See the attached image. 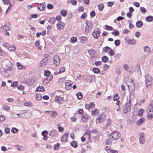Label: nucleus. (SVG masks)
Segmentation results:
<instances>
[{"mask_svg":"<svg viewBox=\"0 0 153 153\" xmlns=\"http://www.w3.org/2000/svg\"><path fill=\"white\" fill-rule=\"evenodd\" d=\"M44 74L45 76H48L51 74V72L49 71L45 70L44 72Z\"/></svg>","mask_w":153,"mask_h":153,"instance_id":"5fc2aeb1","label":"nucleus"},{"mask_svg":"<svg viewBox=\"0 0 153 153\" xmlns=\"http://www.w3.org/2000/svg\"><path fill=\"white\" fill-rule=\"evenodd\" d=\"M3 45L10 51H14L16 50V47L15 46L12 47L7 43H5L3 44Z\"/></svg>","mask_w":153,"mask_h":153,"instance_id":"1a4fd4ad","label":"nucleus"},{"mask_svg":"<svg viewBox=\"0 0 153 153\" xmlns=\"http://www.w3.org/2000/svg\"><path fill=\"white\" fill-rule=\"evenodd\" d=\"M110 49V50L108 52V54L110 56H112L115 53L112 49L111 48Z\"/></svg>","mask_w":153,"mask_h":153,"instance_id":"a18cd8bd","label":"nucleus"},{"mask_svg":"<svg viewBox=\"0 0 153 153\" xmlns=\"http://www.w3.org/2000/svg\"><path fill=\"white\" fill-rule=\"evenodd\" d=\"M134 95L132 93L130 94L129 99L124 106L123 108V111L124 113L126 114L128 112H129L131 110V102L134 100Z\"/></svg>","mask_w":153,"mask_h":153,"instance_id":"f03ea898","label":"nucleus"},{"mask_svg":"<svg viewBox=\"0 0 153 153\" xmlns=\"http://www.w3.org/2000/svg\"><path fill=\"white\" fill-rule=\"evenodd\" d=\"M88 38L86 37L82 36L80 38V40L81 42H87Z\"/></svg>","mask_w":153,"mask_h":153,"instance_id":"7c9ffc66","label":"nucleus"},{"mask_svg":"<svg viewBox=\"0 0 153 153\" xmlns=\"http://www.w3.org/2000/svg\"><path fill=\"white\" fill-rule=\"evenodd\" d=\"M46 5L45 3H41L39 5L38 8L40 10H44Z\"/></svg>","mask_w":153,"mask_h":153,"instance_id":"f3484780","label":"nucleus"},{"mask_svg":"<svg viewBox=\"0 0 153 153\" xmlns=\"http://www.w3.org/2000/svg\"><path fill=\"white\" fill-rule=\"evenodd\" d=\"M59 147V144L58 143H57L56 144L54 145V149L55 150H56L58 149Z\"/></svg>","mask_w":153,"mask_h":153,"instance_id":"774afa93","label":"nucleus"},{"mask_svg":"<svg viewBox=\"0 0 153 153\" xmlns=\"http://www.w3.org/2000/svg\"><path fill=\"white\" fill-rule=\"evenodd\" d=\"M129 89L131 91H134L135 89V87L134 84L133 83H131L128 85Z\"/></svg>","mask_w":153,"mask_h":153,"instance_id":"a211bd4d","label":"nucleus"},{"mask_svg":"<svg viewBox=\"0 0 153 153\" xmlns=\"http://www.w3.org/2000/svg\"><path fill=\"white\" fill-rule=\"evenodd\" d=\"M111 49V48L108 46H106L104 47L103 49V52L105 53H107L108 52L109 49Z\"/></svg>","mask_w":153,"mask_h":153,"instance_id":"de8ad7c7","label":"nucleus"},{"mask_svg":"<svg viewBox=\"0 0 153 153\" xmlns=\"http://www.w3.org/2000/svg\"><path fill=\"white\" fill-rule=\"evenodd\" d=\"M88 52L91 55H95L96 53V51L90 49L88 51Z\"/></svg>","mask_w":153,"mask_h":153,"instance_id":"f704fd0d","label":"nucleus"},{"mask_svg":"<svg viewBox=\"0 0 153 153\" xmlns=\"http://www.w3.org/2000/svg\"><path fill=\"white\" fill-rule=\"evenodd\" d=\"M2 108L4 110L7 111H9L10 109V107L6 105H3Z\"/></svg>","mask_w":153,"mask_h":153,"instance_id":"bb28decb","label":"nucleus"},{"mask_svg":"<svg viewBox=\"0 0 153 153\" xmlns=\"http://www.w3.org/2000/svg\"><path fill=\"white\" fill-rule=\"evenodd\" d=\"M112 34L115 36L119 35V32L116 30H115L112 32Z\"/></svg>","mask_w":153,"mask_h":153,"instance_id":"e433bc0d","label":"nucleus"},{"mask_svg":"<svg viewBox=\"0 0 153 153\" xmlns=\"http://www.w3.org/2000/svg\"><path fill=\"white\" fill-rule=\"evenodd\" d=\"M17 67L18 68L19 70H22L23 68V67L22 65L19 62H17Z\"/></svg>","mask_w":153,"mask_h":153,"instance_id":"49530a36","label":"nucleus"},{"mask_svg":"<svg viewBox=\"0 0 153 153\" xmlns=\"http://www.w3.org/2000/svg\"><path fill=\"white\" fill-rule=\"evenodd\" d=\"M76 95L78 99L81 100L83 96L81 92H77L76 94Z\"/></svg>","mask_w":153,"mask_h":153,"instance_id":"c85d7f7f","label":"nucleus"},{"mask_svg":"<svg viewBox=\"0 0 153 153\" xmlns=\"http://www.w3.org/2000/svg\"><path fill=\"white\" fill-rule=\"evenodd\" d=\"M105 119V115L103 114H101L99 115L98 118L96 120V123H98L102 122L104 121Z\"/></svg>","mask_w":153,"mask_h":153,"instance_id":"423d86ee","label":"nucleus"},{"mask_svg":"<svg viewBox=\"0 0 153 153\" xmlns=\"http://www.w3.org/2000/svg\"><path fill=\"white\" fill-rule=\"evenodd\" d=\"M68 134L67 133H65L62 136L61 139V140L62 141L64 142H65L67 141L68 137Z\"/></svg>","mask_w":153,"mask_h":153,"instance_id":"2eb2a0df","label":"nucleus"},{"mask_svg":"<svg viewBox=\"0 0 153 153\" xmlns=\"http://www.w3.org/2000/svg\"><path fill=\"white\" fill-rule=\"evenodd\" d=\"M35 45L37 46L39 49H41V48L39 46V42L38 41H37L35 42Z\"/></svg>","mask_w":153,"mask_h":153,"instance_id":"0e129e2a","label":"nucleus"},{"mask_svg":"<svg viewBox=\"0 0 153 153\" xmlns=\"http://www.w3.org/2000/svg\"><path fill=\"white\" fill-rule=\"evenodd\" d=\"M125 81L126 82L127 86L131 83H133V81L131 78L130 77H126L125 78Z\"/></svg>","mask_w":153,"mask_h":153,"instance_id":"ddd939ff","label":"nucleus"},{"mask_svg":"<svg viewBox=\"0 0 153 153\" xmlns=\"http://www.w3.org/2000/svg\"><path fill=\"white\" fill-rule=\"evenodd\" d=\"M146 86L152 85L153 79L150 75H147L146 76Z\"/></svg>","mask_w":153,"mask_h":153,"instance_id":"7ed1b4c3","label":"nucleus"},{"mask_svg":"<svg viewBox=\"0 0 153 153\" xmlns=\"http://www.w3.org/2000/svg\"><path fill=\"white\" fill-rule=\"evenodd\" d=\"M105 150L108 153H111V150L109 146H106Z\"/></svg>","mask_w":153,"mask_h":153,"instance_id":"bf43d9fd","label":"nucleus"},{"mask_svg":"<svg viewBox=\"0 0 153 153\" xmlns=\"http://www.w3.org/2000/svg\"><path fill=\"white\" fill-rule=\"evenodd\" d=\"M81 120L83 122H87L88 120V115H85L82 116Z\"/></svg>","mask_w":153,"mask_h":153,"instance_id":"aec40b11","label":"nucleus"},{"mask_svg":"<svg viewBox=\"0 0 153 153\" xmlns=\"http://www.w3.org/2000/svg\"><path fill=\"white\" fill-rule=\"evenodd\" d=\"M92 71L94 73L97 74L99 73L100 72V69L97 68H94Z\"/></svg>","mask_w":153,"mask_h":153,"instance_id":"58836bf2","label":"nucleus"},{"mask_svg":"<svg viewBox=\"0 0 153 153\" xmlns=\"http://www.w3.org/2000/svg\"><path fill=\"white\" fill-rule=\"evenodd\" d=\"M127 42L132 45H135L136 43L135 40L134 39L128 40L127 41Z\"/></svg>","mask_w":153,"mask_h":153,"instance_id":"c9c22d12","label":"nucleus"},{"mask_svg":"<svg viewBox=\"0 0 153 153\" xmlns=\"http://www.w3.org/2000/svg\"><path fill=\"white\" fill-rule=\"evenodd\" d=\"M139 140L140 143V144H144L145 142V140L144 138H139Z\"/></svg>","mask_w":153,"mask_h":153,"instance_id":"603ef678","label":"nucleus"},{"mask_svg":"<svg viewBox=\"0 0 153 153\" xmlns=\"http://www.w3.org/2000/svg\"><path fill=\"white\" fill-rule=\"evenodd\" d=\"M77 39L76 37H71L70 39L71 42L72 43H74L76 42Z\"/></svg>","mask_w":153,"mask_h":153,"instance_id":"79ce46f5","label":"nucleus"},{"mask_svg":"<svg viewBox=\"0 0 153 153\" xmlns=\"http://www.w3.org/2000/svg\"><path fill=\"white\" fill-rule=\"evenodd\" d=\"M120 43V40L119 39H117L114 41V44L116 46H118Z\"/></svg>","mask_w":153,"mask_h":153,"instance_id":"09e8293b","label":"nucleus"},{"mask_svg":"<svg viewBox=\"0 0 153 153\" xmlns=\"http://www.w3.org/2000/svg\"><path fill=\"white\" fill-rule=\"evenodd\" d=\"M144 119L143 118H140L137 122V124L138 126H140L142 124L144 121Z\"/></svg>","mask_w":153,"mask_h":153,"instance_id":"4be33fe9","label":"nucleus"},{"mask_svg":"<svg viewBox=\"0 0 153 153\" xmlns=\"http://www.w3.org/2000/svg\"><path fill=\"white\" fill-rule=\"evenodd\" d=\"M49 59L45 57L43 58L42 60L40 62L39 66L41 67L45 66L49 62Z\"/></svg>","mask_w":153,"mask_h":153,"instance_id":"6e6552de","label":"nucleus"},{"mask_svg":"<svg viewBox=\"0 0 153 153\" xmlns=\"http://www.w3.org/2000/svg\"><path fill=\"white\" fill-rule=\"evenodd\" d=\"M45 113H49L51 116L53 118H55L57 114L56 111H45Z\"/></svg>","mask_w":153,"mask_h":153,"instance_id":"9b49d317","label":"nucleus"},{"mask_svg":"<svg viewBox=\"0 0 153 153\" xmlns=\"http://www.w3.org/2000/svg\"><path fill=\"white\" fill-rule=\"evenodd\" d=\"M50 80V79H48V78H45L43 81V82L44 84L48 83Z\"/></svg>","mask_w":153,"mask_h":153,"instance_id":"8fccbe9b","label":"nucleus"},{"mask_svg":"<svg viewBox=\"0 0 153 153\" xmlns=\"http://www.w3.org/2000/svg\"><path fill=\"white\" fill-rule=\"evenodd\" d=\"M63 98L59 96H56L55 98V102H57L59 103H60L63 102Z\"/></svg>","mask_w":153,"mask_h":153,"instance_id":"dca6fc26","label":"nucleus"},{"mask_svg":"<svg viewBox=\"0 0 153 153\" xmlns=\"http://www.w3.org/2000/svg\"><path fill=\"white\" fill-rule=\"evenodd\" d=\"M140 11L141 13H145L147 12V10L143 7H140Z\"/></svg>","mask_w":153,"mask_h":153,"instance_id":"37998d69","label":"nucleus"},{"mask_svg":"<svg viewBox=\"0 0 153 153\" xmlns=\"http://www.w3.org/2000/svg\"><path fill=\"white\" fill-rule=\"evenodd\" d=\"M102 60L104 63H106L108 61V57L106 56H104L102 58Z\"/></svg>","mask_w":153,"mask_h":153,"instance_id":"cd10ccee","label":"nucleus"},{"mask_svg":"<svg viewBox=\"0 0 153 153\" xmlns=\"http://www.w3.org/2000/svg\"><path fill=\"white\" fill-rule=\"evenodd\" d=\"M144 112L143 110V109H140L138 111V115L140 117H141L143 116Z\"/></svg>","mask_w":153,"mask_h":153,"instance_id":"473e14b6","label":"nucleus"},{"mask_svg":"<svg viewBox=\"0 0 153 153\" xmlns=\"http://www.w3.org/2000/svg\"><path fill=\"white\" fill-rule=\"evenodd\" d=\"M55 21V19L54 18H51L50 19L49 22L51 24H54Z\"/></svg>","mask_w":153,"mask_h":153,"instance_id":"6e6d98bb","label":"nucleus"},{"mask_svg":"<svg viewBox=\"0 0 153 153\" xmlns=\"http://www.w3.org/2000/svg\"><path fill=\"white\" fill-rule=\"evenodd\" d=\"M10 29V24L9 23L7 22L4 26L1 27L0 29L2 31L4 32L9 30Z\"/></svg>","mask_w":153,"mask_h":153,"instance_id":"39448f33","label":"nucleus"},{"mask_svg":"<svg viewBox=\"0 0 153 153\" xmlns=\"http://www.w3.org/2000/svg\"><path fill=\"white\" fill-rule=\"evenodd\" d=\"M72 83L71 81H67L65 83V85H66V88H67V86H71Z\"/></svg>","mask_w":153,"mask_h":153,"instance_id":"3c124183","label":"nucleus"},{"mask_svg":"<svg viewBox=\"0 0 153 153\" xmlns=\"http://www.w3.org/2000/svg\"><path fill=\"white\" fill-rule=\"evenodd\" d=\"M42 98V96L40 94H36V100H40Z\"/></svg>","mask_w":153,"mask_h":153,"instance_id":"338daca9","label":"nucleus"},{"mask_svg":"<svg viewBox=\"0 0 153 153\" xmlns=\"http://www.w3.org/2000/svg\"><path fill=\"white\" fill-rule=\"evenodd\" d=\"M85 23L86 25V26L85 27V31L86 32L88 33L92 28V24L91 22L90 21L86 22Z\"/></svg>","mask_w":153,"mask_h":153,"instance_id":"0eeeda50","label":"nucleus"},{"mask_svg":"<svg viewBox=\"0 0 153 153\" xmlns=\"http://www.w3.org/2000/svg\"><path fill=\"white\" fill-rule=\"evenodd\" d=\"M56 27L57 29L60 30L63 29L64 27V24L62 22H59L56 24Z\"/></svg>","mask_w":153,"mask_h":153,"instance_id":"f8f14e48","label":"nucleus"},{"mask_svg":"<svg viewBox=\"0 0 153 153\" xmlns=\"http://www.w3.org/2000/svg\"><path fill=\"white\" fill-rule=\"evenodd\" d=\"M149 111L148 112H153V104L151 103L149 107Z\"/></svg>","mask_w":153,"mask_h":153,"instance_id":"4c0bfd02","label":"nucleus"},{"mask_svg":"<svg viewBox=\"0 0 153 153\" xmlns=\"http://www.w3.org/2000/svg\"><path fill=\"white\" fill-rule=\"evenodd\" d=\"M65 71V68L64 67H62L60 69V70L59 72L56 71L55 72L54 74L55 75H56L58 74H60L62 73Z\"/></svg>","mask_w":153,"mask_h":153,"instance_id":"6ab92c4d","label":"nucleus"},{"mask_svg":"<svg viewBox=\"0 0 153 153\" xmlns=\"http://www.w3.org/2000/svg\"><path fill=\"white\" fill-rule=\"evenodd\" d=\"M71 146L73 148H76L78 146L77 142L75 141H73L71 143Z\"/></svg>","mask_w":153,"mask_h":153,"instance_id":"b1692460","label":"nucleus"},{"mask_svg":"<svg viewBox=\"0 0 153 153\" xmlns=\"http://www.w3.org/2000/svg\"><path fill=\"white\" fill-rule=\"evenodd\" d=\"M67 2L68 3H71L73 5H76L77 3V1L75 0H68Z\"/></svg>","mask_w":153,"mask_h":153,"instance_id":"412c9836","label":"nucleus"},{"mask_svg":"<svg viewBox=\"0 0 153 153\" xmlns=\"http://www.w3.org/2000/svg\"><path fill=\"white\" fill-rule=\"evenodd\" d=\"M100 32L99 31H94L92 33V35L95 38L97 39L100 36Z\"/></svg>","mask_w":153,"mask_h":153,"instance_id":"4468645a","label":"nucleus"},{"mask_svg":"<svg viewBox=\"0 0 153 153\" xmlns=\"http://www.w3.org/2000/svg\"><path fill=\"white\" fill-rule=\"evenodd\" d=\"M5 119V117L4 116L0 115V123L3 122Z\"/></svg>","mask_w":153,"mask_h":153,"instance_id":"052dcab7","label":"nucleus"},{"mask_svg":"<svg viewBox=\"0 0 153 153\" xmlns=\"http://www.w3.org/2000/svg\"><path fill=\"white\" fill-rule=\"evenodd\" d=\"M18 84V82L17 81H14L12 83L11 86L12 87H16L17 86Z\"/></svg>","mask_w":153,"mask_h":153,"instance_id":"864d4df0","label":"nucleus"},{"mask_svg":"<svg viewBox=\"0 0 153 153\" xmlns=\"http://www.w3.org/2000/svg\"><path fill=\"white\" fill-rule=\"evenodd\" d=\"M25 87L22 85H19L17 87V88L20 90L22 91L24 89Z\"/></svg>","mask_w":153,"mask_h":153,"instance_id":"4d7b16f0","label":"nucleus"},{"mask_svg":"<svg viewBox=\"0 0 153 153\" xmlns=\"http://www.w3.org/2000/svg\"><path fill=\"white\" fill-rule=\"evenodd\" d=\"M54 63L56 65H58L60 62V59L59 56L57 55H55L53 57Z\"/></svg>","mask_w":153,"mask_h":153,"instance_id":"9d476101","label":"nucleus"},{"mask_svg":"<svg viewBox=\"0 0 153 153\" xmlns=\"http://www.w3.org/2000/svg\"><path fill=\"white\" fill-rule=\"evenodd\" d=\"M104 7V5L103 4L100 3L98 5V8L100 11H102L103 10Z\"/></svg>","mask_w":153,"mask_h":153,"instance_id":"ea45409f","label":"nucleus"},{"mask_svg":"<svg viewBox=\"0 0 153 153\" xmlns=\"http://www.w3.org/2000/svg\"><path fill=\"white\" fill-rule=\"evenodd\" d=\"M143 49L144 51L146 53L150 52L151 49L149 46H145L143 47Z\"/></svg>","mask_w":153,"mask_h":153,"instance_id":"5701e85b","label":"nucleus"},{"mask_svg":"<svg viewBox=\"0 0 153 153\" xmlns=\"http://www.w3.org/2000/svg\"><path fill=\"white\" fill-rule=\"evenodd\" d=\"M94 64L96 66H99L101 64L102 62L100 61H96L95 62Z\"/></svg>","mask_w":153,"mask_h":153,"instance_id":"69168bd1","label":"nucleus"},{"mask_svg":"<svg viewBox=\"0 0 153 153\" xmlns=\"http://www.w3.org/2000/svg\"><path fill=\"white\" fill-rule=\"evenodd\" d=\"M99 113V111L98 109L95 108L92 111V114L94 115H97Z\"/></svg>","mask_w":153,"mask_h":153,"instance_id":"a878e982","label":"nucleus"},{"mask_svg":"<svg viewBox=\"0 0 153 153\" xmlns=\"http://www.w3.org/2000/svg\"><path fill=\"white\" fill-rule=\"evenodd\" d=\"M36 91H39L44 92L45 90L44 87L42 86H39L36 88Z\"/></svg>","mask_w":153,"mask_h":153,"instance_id":"c756f323","label":"nucleus"},{"mask_svg":"<svg viewBox=\"0 0 153 153\" xmlns=\"http://www.w3.org/2000/svg\"><path fill=\"white\" fill-rule=\"evenodd\" d=\"M143 23L141 21H138L136 23V25L138 27L140 28L143 25Z\"/></svg>","mask_w":153,"mask_h":153,"instance_id":"393cba45","label":"nucleus"},{"mask_svg":"<svg viewBox=\"0 0 153 153\" xmlns=\"http://www.w3.org/2000/svg\"><path fill=\"white\" fill-rule=\"evenodd\" d=\"M18 131V129L15 128H13L11 129V131L13 133H16Z\"/></svg>","mask_w":153,"mask_h":153,"instance_id":"680f3d73","label":"nucleus"},{"mask_svg":"<svg viewBox=\"0 0 153 153\" xmlns=\"http://www.w3.org/2000/svg\"><path fill=\"white\" fill-rule=\"evenodd\" d=\"M120 136V134L118 132L114 131L109 135V138H112V140H117Z\"/></svg>","mask_w":153,"mask_h":153,"instance_id":"20e7f679","label":"nucleus"},{"mask_svg":"<svg viewBox=\"0 0 153 153\" xmlns=\"http://www.w3.org/2000/svg\"><path fill=\"white\" fill-rule=\"evenodd\" d=\"M49 134L51 137H55L56 134L55 133V131L54 130H53L50 131Z\"/></svg>","mask_w":153,"mask_h":153,"instance_id":"2f4dec72","label":"nucleus"},{"mask_svg":"<svg viewBox=\"0 0 153 153\" xmlns=\"http://www.w3.org/2000/svg\"><path fill=\"white\" fill-rule=\"evenodd\" d=\"M110 139V138H108L107 140H105V143L106 144L110 145L112 143V140H111Z\"/></svg>","mask_w":153,"mask_h":153,"instance_id":"c03bdc74","label":"nucleus"},{"mask_svg":"<svg viewBox=\"0 0 153 153\" xmlns=\"http://www.w3.org/2000/svg\"><path fill=\"white\" fill-rule=\"evenodd\" d=\"M105 27H105L106 29L107 30H113V27H112L110 26H108V25H106L105 26Z\"/></svg>","mask_w":153,"mask_h":153,"instance_id":"13d9d810","label":"nucleus"},{"mask_svg":"<svg viewBox=\"0 0 153 153\" xmlns=\"http://www.w3.org/2000/svg\"><path fill=\"white\" fill-rule=\"evenodd\" d=\"M10 63L8 60H5L4 62V65L5 68H2L0 69L1 74L4 76L7 77L12 74L15 69L13 67L7 65Z\"/></svg>","mask_w":153,"mask_h":153,"instance_id":"f257e3e1","label":"nucleus"},{"mask_svg":"<svg viewBox=\"0 0 153 153\" xmlns=\"http://www.w3.org/2000/svg\"><path fill=\"white\" fill-rule=\"evenodd\" d=\"M60 14L63 16H65L67 14V11L65 10H62L60 12Z\"/></svg>","mask_w":153,"mask_h":153,"instance_id":"a19ab883","label":"nucleus"},{"mask_svg":"<svg viewBox=\"0 0 153 153\" xmlns=\"http://www.w3.org/2000/svg\"><path fill=\"white\" fill-rule=\"evenodd\" d=\"M147 117L149 120H151L153 118V114H149L147 115Z\"/></svg>","mask_w":153,"mask_h":153,"instance_id":"e2e57ef3","label":"nucleus"},{"mask_svg":"<svg viewBox=\"0 0 153 153\" xmlns=\"http://www.w3.org/2000/svg\"><path fill=\"white\" fill-rule=\"evenodd\" d=\"M146 20L148 22H150L153 20V17L152 16H149L147 17L146 18Z\"/></svg>","mask_w":153,"mask_h":153,"instance_id":"72a5a7b5","label":"nucleus"}]
</instances>
